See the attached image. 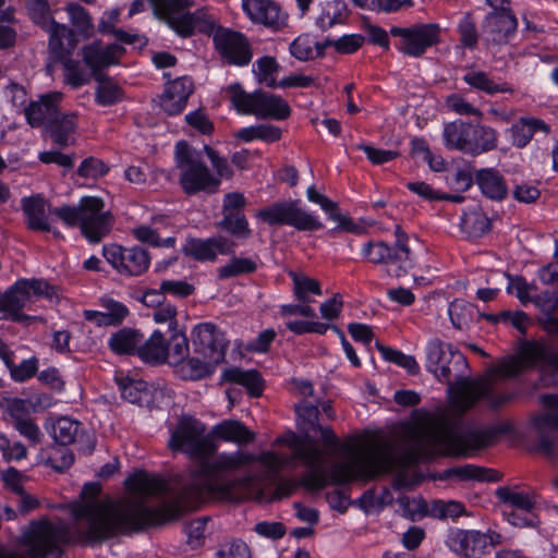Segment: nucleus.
Returning <instances> with one entry per match:
<instances>
[{
  "label": "nucleus",
  "mask_w": 558,
  "mask_h": 558,
  "mask_svg": "<svg viewBox=\"0 0 558 558\" xmlns=\"http://www.w3.org/2000/svg\"><path fill=\"white\" fill-rule=\"evenodd\" d=\"M217 437L239 445L250 444L255 439V434L239 421L229 420L215 427Z\"/></svg>",
  "instance_id": "obj_38"
},
{
  "label": "nucleus",
  "mask_w": 558,
  "mask_h": 558,
  "mask_svg": "<svg viewBox=\"0 0 558 558\" xmlns=\"http://www.w3.org/2000/svg\"><path fill=\"white\" fill-rule=\"evenodd\" d=\"M541 402L547 412L535 415L532 424L537 433V449L546 457L554 459L558 453L555 435L558 433V395H544Z\"/></svg>",
  "instance_id": "obj_17"
},
{
  "label": "nucleus",
  "mask_w": 558,
  "mask_h": 558,
  "mask_svg": "<svg viewBox=\"0 0 558 558\" xmlns=\"http://www.w3.org/2000/svg\"><path fill=\"white\" fill-rule=\"evenodd\" d=\"M470 140L472 145L470 149L471 155H480L495 148L496 146V134L490 128L472 125V135Z\"/></svg>",
  "instance_id": "obj_48"
},
{
  "label": "nucleus",
  "mask_w": 558,
  "mask_h": 558,
  "mask_svg": "<svg viewBox=\"0 0 558 558\" xmlns=\"http://www.w3.org/2000/svg\"><path fill=\"white\" fill-rule=\"evenodd\" d=\"M536 131L549 132V126L538 119H521L519 123L512 126L513 143L518 147H524Z\"/></svg>",
  "instance_id": "obj_41"
},
{
  "label": "nucleus",
  "mask_w": 558,
  "mask_h": 558,
  "mask_svg": "<svg viewBox=\"0 0 558 558\" xmlns=\"http://www.w3.org/2000/svg\"><path fill=\"white\" fill-rule=\"evenodd\" d=\"M175 160L180 171V185L186 194H211L218 191L220 181L203 162L199 151L185 142H179L175 146Z\"/></svg>",
  "instance_id": "obj_9"
},
{
  "label": "nucleus",
  "mask_w": 558,
  "mask_h": 558,
  "mask_svg": "<svg viewBox=\"0 0 558 558\" xmlns=\"http://www.w3.org/2000/svg\"><path fill=\"white\" fill-rule=\"evenodd\" d=\"M517 29V19L510 11H493L483 24V34L494 44H506Z\"/></svg>",
  "instance_id": "obj_26"
},
{
  "label": "nucleus",
  "mask_w": 558,
  "mask_h": 558,
  "mask_svg": "<svg viewBox=\"0 0 558 558\" xmlns=\"http://www.w3.org/2000/svg\"><path fill=\"white\" fill-rule=\"evenodd\" d=\"M53 439L62 445L77 442L84 453H92L95 448V439L92 435L83 432L81 423L68 416L59 417L51 428Z\"/></svg>",
  "instance_id": "obj_22"
},
{
  "label": "nucleus",
  "mask_w": 558,
  "mask_h": 558,
  "mask_svg": "<svg viewBox=\"0 0 558 558\" xmlns=\"http://www.w3.org/2000/svg\"><path fill=\"white\" fill-rule=\"evenodd\" d=\"M472 124L463 121L448 123L444 129L446 144L450 148L470 154Z\"/></svg>",
  "instance_id": "obj_37"
},
{
  "label": "nucleus",
  "mask_w": 558,
  "mask_h": 558,
  "mask_svg": "<svg viewBox=\"0 0 558 558\" xmlns=\"http://www.w3.org/2000/svg\"><path fill=\"white\" fill-rule=\"evenodd\" d=\"M451 476H456L461 481L497 482L500 480V475L496 471L473 464H465L446 470L442 478Z\"/></svg>",
  "instance_id": "obj_39"
},
{
  "label": "nucleus",
  "mask_w": 558,
  "mask_h": 558,
  "mask_svg": "<svg viewBox=\"0 0 558 558\" xmlns=\"http://www.w3.org/2000/svg\"><path fill=\"white\" fill-rule=\"evenodd\" d=\"M256 270V264L244 257H234L227 265L219 268V277L222 279L251 274Z\"/></svg>",
  "instance_id": "obj_56"
},
{
  "label": "nucleus",
  "mask_w": 558,
  "mask_h": 558,
  "mask_svg": "<svg viewBox=\"0 0 558 558\" xmlns=\"http://www.w3.org/2000/svg\"><path fill=\"white\" fill-rule=\"evenodd\" d=\"M126 484L140 497L161 495L172 489L162 478L151 476L145 472L135 473L128 480Z\"/></svg>",
  "instance_id": "obj_33"
},
{
  "label": "nucleus",
  "mask_w": 558,
  "mask_h": 558,
  "mask_svg": "<svg viewBox=\"0 0 558 558\" xmlns=\"http://www.w3.org/2000/svg\"><path fill=\"white\" fill-rule=\"evenodd\" d=\"M54 294V288L41 279H21L5 292L0 293V312L8 313L14 322L35 320L37 317L22 314V308L38 296L52 299Z\"/></svg>",
  "instance_id": "obj_12"
},
{
  "label": "nucleus",
  "mask_w": 558,
  "mask_h": 558,
  "mask_svg": "<svg viewBox=\"0 0 558 558\" xmlns=\"http://www.w3.org/2000/svg\"><path fill=\"white\" fill-rule=\"evenodd\" d=\"M450 320L459 330L469 329L474 320L475 307L462 300L453 301L448 308Z\"/></svg>",
  "instance_id": "obj_45"
},
{
  "label": "nucleus",
  "mask_w": 558,
  "mask_h": 558,
  "mask_svg": "<svg viewBox=\"0 0 558 558\" xmlns=\"http://www.w3.org/2000/svg\"><path fill=\"white\" fill-rule=\"evenodd\" d=\"M232 244L223 236L207 240H191L184 247V253L197 260H213L217 254H228Z\"/></svg>",
  "instance_id": "obj_29"
},
{
  "label": "nucleus",
  "mask_w": 558,
  "mask_h": 558,
  "mask_svg": "<svg viewBox=\"0 0 558 558\" xmlns=\"http://www.w3.org/2000/svg\"><path fill=\"white\" fill-rule=\"evenodd\" d=\"M461 228L469 236L478 238L489 231L490 221L485 214L474 210L462 217Z\"/></svg>",
  "instance_id": "obj_49"
},
{
  "label": "nucleus",
  "mask_w": 558,
  "mask_h": 558,
  "mask_svg": "<svg viewBox=\"0 0 558 558\" xmlns=\"http://www.w3.org/2000/svg\"><path fill=\"white\" fill-rule=\"evenodd\" d=\"M193 93V83L186 77L172 81L160 100L161 108L169 114H177L183 110L189 96Z\"/></svg>",
  "instance_id": "obj_28"
},
{
  "label": "nucleus",
  "mask_w": 558,
  "mask_h": 558,
  "mask_svg": "<svg viewBox=\"0 0 558 558\" xmlns=\"http://www.w3.org/2000/svg\"><path fill=\"white\" fill-rule=\"evenodd\" d=\"M260 457L245 451L219 454L213 465L201 469L203 476L192 486V499L209 495L217 500L239 502L247 498L274 501L289 497L298 487L290 480L280 481L269 497L265 495L267 483L274 480L278 471L270 472L259 460ZM299 485L303 486L301 481Z\"/></svg>",
  "instance_id": "obj_2"
},
{
  "label": "nucleus",
  "mask_w": 558,
  "mask_h": 558,
  "mask_svg": "<svg viewBox=\"0 0 558 558\" xmlns=\"http://www.w3.org/2000/svg\"><path fill=\"white\" fill-rule=\"evenodd\" d=\"M29 13L35 23L47 27L50 34L49 48L58 59H64L76 46L74 31L51 19L47 0H28Z\"/></svg>",
  "instance_id": "obj_15"
},
{
  "label": "nucleus",
  "mask_w": 558,
  "mask_h": 558,
  "mask_svg": "<svg viewBox=\"0 0 558 558\" xmlns=\"http://www.w3.org/2000/svg\"><path fill=\"white\" fill-rule=\"evenodd\" d=\"M464 82L470 86L483 90L487 94L505 93L510 88L505 85L495 84L484 72H469L463 77Z\"/></svg>",
  "instance_id": "obj_55"
},
{
  "label": "nucleus",
  "mask_w": 558,
  "mask_h": 558,
  "mask_svg": "<svg viewBox=\"0 0 558 558\" xmlns=\"http://www.w3.org/2000/svg\"><path fill=\"white\" fill-rule=\"evenodd\" d=\"M510 430L508 424L481 429L464 428L458 414L425 413L417 417L408 430L410 453L405 458V463H413L422 457H427L435 449L457 457H469L492 446L497 436Z\"/></svg>",
  "instance_id": "obj_4"
},
{
  "label": "nucleus",
  "mask_w": 558,
  "mask_h": 558,
  "mask_svg": "<svg viewBox=\"0 0 558 558\" xmlns=\"http://www.w3.org/2000/svg\"><path fill=\"white\" fill-rule=\"evenodd\" d=\"M159 19L180 36L190 37L194 29L209 32L214 28V21L207 15L205 9L193 13L186 10L194 5V0H147Z\"/></svg>",
  "instance_id": "obj_8"
},
{
  "label": "nucleus",
  "mask_w": 558,
  "mask_h": 558,
  "mask_svg": "<svg viewBox=\"0 0 558 558\" xmlns=\"http://www.w3.org/2000/svg\"><path fill=\"white\" fill-rule=\"evenodd\" d=\"M205 425L194 417L181 416L170 435L169 448L171 450L183 451L191 458L199 460L197 469L192 473L190 483L177 495L178 504L182 508H194L197 504L207 498L214 499V496L206 495L194 500L191 496L192 486L201 476H203V474H201V469L204 465H213L219 457L217 456L213 462L205 461V459L211 456L216 450L213 441L205 436Z\"/></svg>",
  "instance_id": "obj_5"
},
{
  "label": "nucleus",
  "mask_w": 558,
  "mask_h": 558,
  "mask_svg": "<svg viewBox=\"0 0 558 558\" xmlns=\"http://www.w3.org/2000/svg\"><path fill=\"white\" fill-rule=\"evenodd\" d=\"M219 226L239 238H247L251 233L248 223L242 213L223 215Z\"/></svg>",
  "instance_id": "obj_59"
},
{
  "label": "nucleus",
  "mask_w": 558,
  "mask_h": 558,
  "mask_svg": "<svg viewBox=\"0 0 558 558\" xmlns=\"http://www.w3.org/2000/svg\"><path fill=\"white\" fill-rule=\"evenodd\" d=\"M313 428L320 433V440L330 454L343 452L344 459L326 468L324 451L317 448L308 436L301 438L295 434H289L277 439V442L286 444L292 451L291 457H279L274 452H263L259 460L272 473L286 466H294L295 461L301 462L306 469V473L301 478V484L311 492L320 490L329 484H345L354 480H368L389 472L399 463L395 448L388 441L372 444L353 450L350 445L341 444L330 427L317 424Z\"/></svg>",
  "instance_id": "obj_1"
},
{
  "label": "nucleus",
  "mask_w": 558,
  "mask_h": 558,
  "mask_svg": "<svg viewBox=\"0 0 558 558\" xmlns=\"http://www.w3.org/2000/svg\"><path fill=\"white\" fill-rule=\"evenodd\" d=\"M363 253L372 263L385 264L387 266V274L391 277H405L411 269L397 251L385 242H368L364 245Z\"/></svg>",
  "instance_id": "obj_24"
},
{
  "label": "nucleus",
  "mask_w": 558,
  "mask_h": 558,
  "mask_svg": "<svg viewBox=\"0 0 558 558\" xmlns=\"http://www.w3.org/2000/svg\"><path fill=\"white\" fill-rule=\"evenodd\" d=\"M98 483L84 485L80 500L70 506L76 533L86 542L106 541L118 533L138 531L155 522L157 513L140 497L112 501L100 497Z\"/></svg>",
  "instance_id": "obj_3"
},
{
  "label": "nucleus",
  "mask_w": 558,
  "mask_h": 558,
  "mask_svg": "<svg viewBox=\"0 0 558 558\" xmlns=\"http://www.w3.org/2000/svg\"><path fill=\"white\" fill-rule=\"evenodd\" d=\"M69 226H80L83 235L98 243L112 228V214L105 209V202L96 196L83 197L76 207L62 206L51 210Z\"/></svg>",
  "instance_id": "obj_7"
},
{
  "label": "nucleus",
  "mask_w": 558,
  "mask_h": 558,
  "mask_svg": "<svg viewBox=\"0 0 558 558\" xmlns=\"http://www.w3.org/2000/svg\"><path fill=\"white\" fill-rule=\"evenodd\" d=\"M402 514L412 521H415L427 514V505L422 498H410L401 496L397 500Z\"/></svg>",
  "instance_id": "obj_57"
},
{
  "label": "nucleus",
  "mask_w": 558,
  "mask_h": 558,
  "mask_svg": "<svg viewBox=\"0 0 558 558\" xmlns=\"http://www.w3.org/2000/svg\"><path fill=\"white\" fill-rule=\"evenodd\" d=\"M543 362L558 371V349L548 350L545 345L537 342L524 343L518 355L508 356L502 360L500 366L496 368L506 377L519 375L525 367Z\"/></svg>",
  "instance_id": "obj_16"
},
{
  "label": "nucleus",
  "mask_w": 558,
  "mask_h": 558,
  "mask_svg": "<svg viewBox=\"0 0 558 558\" xmlns=\"http://www.w3.org/2000/svg\"><path fill=\"white\" fill-rule=\"evenodd\" d=\"M122 397L131 403H141L147 398L148 392L144 381H136L130 378L117 379Z\"/></svg>",
  "instance_id": "obj_53"
},
{
  "label": "nucleus",
  "mask_w": 558,
  "mask_h": 558,
  "mask_svg": "<svg viewBox=\"0 0 558 558\" xmlns=\"http://www.w3.org/2000/svg\"><path fill=\"white\" fill-rule=\"evenodd\" d=\"M217 558H251L247 545L240 539H232L220 545Z\"/></svg>",
  "instance_id": "obj_60"
},
{
  "label": "nucleus",
  "mask_w": 558,
  "mask_h": 558,
  "mask_svg": "<svg viewBox=\"0 0 558 558\" xmlns=\"http://www.w3.org/2000/svg\"><path fill=\"white\" fill-rule=\"evenodd\" d=\"M235 137L244 142L262 140L271 143L280 140L281 129L271 124H258L241 129L235 133Z\"/></svg>",
  "instance_id": "obj_43"
},
{
  "label": "nucleus",
  "mask_w": 558,
  "mask_h": 558,
  "mask_svg": "<svg viewBox=\"0 0 558 558\" xmlns=\"http://www.w3.org/2000/svg\"><path fill=\"white\" fill-rule=\"evenodd\" d=\"M141 340L142 337L135 330L121 329L110 338L109 345L118 354H131L135 351Z\"/></svg>",
  "instance_id": "obj_47"
},
{
  "label": "nucleus",
  "mask_w": 558,
  "mask_h": 558,
  "mask_svg": "<svg viewBox=\"0 0 558 558\" xmlns=\"http://www.w3.org/2000/svg\"><path fill=\"white\" fill-rule=\"evenodd\" d=\"M63 99L61 92H50L39 96L38 100L31 102L24 113L32 128L47 126L59 114V105Z\"/></svg>",
  "instance_id": "obj_23"
},
{
  "label": "nucleus",
  "mask_w": 558,
  "mask_h": 558,
  "mask_svg": "<svg viewBox=\"0 0 558 558\" xmlns=\"http://www.w3.org/2000/svg\"><path fill=\"white\" fill-rule=\"evenodd\" d=\"M256 217L269 226L287 225L299 231H315L323 223L312 214L300 207V201L272 203L256 213Z\"/></svg>",
  "instance_id": "obj_14"
},
{
  "label": "nucleus",
  "mask_w": 558,
  "mask_h": 558,
  "mask_svg": "<svg viewBox=\"0 0 558 558\" xmlns=\"http://www.w3.org/2000/svg\"><path fill=\"white\" fill-rule=\"evenodd\" d=\"M502 360L492 367L489 375L484 379L471 380L466 377H459L457 379V395L452 398L451 409L439 411L438 413H454L461 417L481 398H486L489 407L493 409H497L508 402L511 399L510 395L496 396L493 393L495 377L507 378L499 372H496Z\"/></svg>",
  "instance_id": "obj_11"
},
{
  "label": "nucleus",
  "mask_w": 558,
  "mask_h": 558,
  "mask_svg": "<svg viewBox=\"0 0 558 558\" xmlns=\"http://www.w3.org/2000/svg\"><path fill=\"white\" fill-rule=\"evenodd\" d=\"M486 545V535L477 531H459L452 538L453 550L466 558H480Z\"/></svg>",
  "instance_id": "obj_32"
},
{
  "label": "nucleus",
  "mask_w": 558,
  "mask_h": 558,
  "mask_svg": "<svg viewBox=\"0 0 558 558\" xmlns=\"http://www.w3.org/2000/svg\"><path fill=\"white\" fill-rule=\"evenodd\" d=\"M376 348L383 354L385 360L396 363L397 365L405 368L411 374L418 373V364L412 355H405L402 352L392 348L385 347L379 342L376 343Z\"/></svg>",
  "instance_id": "obj_54"
},
{
  "label": "nucleus",
  "mask_w": 558,
  "mask_h": 558,
  "mask_svg": "<svg viewBox=\"0 0 558 558\" xmlns=\"http://www.w3.org/2000/svg\"><path fill=\"white\" fill-rule=\"evenodd\" d=\"M70 541L66 523L53 524L47 520L33 522L23 536L21 554L0 546V558H61V545Z\"/></svg>",
  "instance_id": "obj_6"
},
{
  "label": "nucleus",
  "mask_w": 558,
  "mask_h": 558,
  "mask_svg": "<svg viewBox=\"0 0 558 558\" xmlns=\"http://www.w3.org/2000/svg\"><path fill=\"white\" fill-rule=\"evenodd\" d=\"M395 37H401L403 44L400 50L411 57L422 56L427 47L438 41L439 27L436 24H422L414 27H393L390 31Z\"/></svg>",
  "instance_id": "obj_20"
},
{
  "label": "nucleus",
  "mask_w": 558,
  "mask_h": 558,
  "mask_svg": "<svg viewBox=\"0 0 558 558\" xmlns=\"http://www.w3.org/2000/svg\"><path fill=\"white\" fill-rule=\"evenodd\" d=\"M98 81L97 100L104 106H110L121 98V89L118 85L105 76L95 77Z\"/></svg>",
  "instance_id": "obj_58"
},
{
  "label": "nucleus",
  "mask_w": 558,
  "mask_h": 558,
  "mask_svg": "<svg viewBox=\"0 0 558 558\" xmlns=\"http://www.w3.org/2000/svg\"><path fill=\"white\" fill-rule=\"evenodd\" d=\"M192 335L196 353L217 364L225 360L229 341L226 339L225 333L214 324H201L193 329Z\"/></svg>",
  "instance_id": "obj_19"
},
{
  "label": "nucleus",
  "mask_w": 558,
  "mask_h": 558,
  "mask_svg": "<svg viewBox=\"0 0 558 558\" xmlns=\"http://www.w3.org/2000/svg\"><path fill=\"white\" fill-rule=\"evenodd\" d=\"M496 495L504 504L525 513H531L535 507V500L530 495L514 492L510 487H499Z\"/></svg>",
  "instance_id": "obj_46"
},
{
  "label": "nucleus",
  "mask_w": 558,
  "mask_h": 558,
  "mask_svg": "<svg viewBox=\"0 0 558 558\" xmlns=\"http://www.w3.org/2000/svg\"><path fill=\"white\" fill-rule=\"evenodd\" d=\"M123 53L124 48L120 45L102 46L99 41H94L83 48V60L97 77L102 75L105 68L117 64Z\"/></svg>",
  "instance_id": "obj_25"
},
{
  "label": "nucleus",
  "mask_w": 558,
  "mask_h": 558,
  "mask_svg": "<svg viewBox=\"0 0 558 558\" xmlns=\"http://www.w3.org/2000/svg\"><path fill=\"white\" fill-rule=\"evenodd\" d=\"M107 172L108 167L101 160L93 157L84 159L77 169L78 175L90 179H97Z\"/></svg>",
  "instance_id": "obj_63"
},
{
  "label": "nucleus",
  "mask_w": 558,
  "mask_h": 558,
  "mask_svg": "<svg viewBox=\"0 0 558 558\" xmlns=\"http://www.w3.org/2000/svg\"><path fill=\"white\" fill-rule=\"evenodd\" d=\"M140 356L151 363H163L167 361V343L160 331H155L150 338L138 350Z\"/></svg>",
  "instance_id": "obj_42"
},
{
  "label": "nucleus",
  "mask_w": 558,
  "mask_h": 558,
  "mask_svg": "<svg viewBox=\"0 0 558 558\" xmlns=\"http://www.w3.org/2000/svg\"><path fill=\"white\" fill-rule=\"evenodd\" d=\"M544 313H555L558 310V291H544L532 300Z\"/></svg>",
  "instance_id": "obj_64"
},
{
  "label": "nucleus",
  "mask_w": 558,
  "mask_h": 558,
  "mask_svg": "<svg viewBox=\"0 0 558 558\" xmlns=\"http://www.w3.org/2000/svg\"><path fill=\"white\" fill-rule=\"evenodd\" d=\"M63 65H64V80L72 87L77 88V87L85 85L89 82L88 76L85 75L78 61H75L72 59H65V61L63 62Z\"/></svg>",
  "instance_id": "obj_61"
},
{
  "label": "nucleus",
  "mask_w": 558,
  "mask_h": 558,
  "mask_svg": "<svg viewBox=\"0 0 558 558\" xmlns=\"http://www.w3.org/2000/svg\"><path fill=\"white\" fill-rule=\"evenodd\" d=\"M476 183L482 193L493 201H502L507 194V185L501 174L495 169H482L476 172Z\"/></svg>",
  "instance_id": "obj_34"
},
{
  "label": "nucleus",
  "mask_w": 558,
  "mask_h": 558,
  "mask_svg": "<svg viewBox=\"0 0 558 558\" xmlns=\"http://www.w3.org/2000/svg\"><path fill=\"white\" fill-rule=\"evenodd\" d=\"M222 379L245 387L252 397H258L263 390V379L255 369L243 371L238 367L225 369Z\"/></svg>",
  "instance_id": "obj_36"
},
{
  "label": "nucleus",
  "mask_w": 558,
  "mask_h": 558,
  "mask_svg": "<svg viewBox=\"0 0 558 558\" xmlns=\"http://www.w3.org/2000/svg\"><path fill=\"white\" fill-rule=\"evenodd\" d=\"M314 15L317 28L326 32L337 25L344 24L350 11L343 0H323L317 4Z\"/></svg>",
  "instance_id": "obj_27"
},
{
  "label": "nucleus",
  "mask_w": 558,
  "mask_h": 558,
  "mask_svg": "<svg viewBox=\"0 0 558 558\" xmlns=\"http://www.w3.org/2000/svg\"><path fill=\"white\" fill-rule=\"evenodd\" d=\"M242 9L255 23L266 26H277L280 23V10L270 0H242Z\"/></svg>",
  "instance_id": "obj_31"
},
{
  "label": "nucleus",
  "mask_w": 558,
  "mask_h": 558,
  "mask_svg": "<svg viewBox=\"0 0 558 558\" xmlns=\"http://www.w3.org/2000/svg\"><path fill=\"white\" fill-rule=\"evenodd\" d=\"M216 365L218 364L210 362L209 359L193 356L183 359L175 367L181 378L196 380L210 374Z\"/></svg>",
  "instance_id": "obj_40"
},
{
  "label": "nucleus",
  "mask_w": 558,
  "mask_h": 558,
  "mask_svg": "<svg viewBox=\"0 0 558 558\" xmlns=\"http://www.w3.org/2000/svg\"><path fill=\"white\" fill-rule=\"evenodd\" d=\"M214 41L218 51L230 63L244 65L250 62L252 53L247 41L241 34L219 28L215 33Z\"/></svg>",
  "instance_id": "obj_21"
},
{
  "label": "nucleus",
  "mask_w": 558,
  "mask_h": 558,
  "mask_svg": "<svg viewBox=\"0 0 558 558\" xmlns=\"http://www.w3.org/2000/svg\"><path fill=\"white\" fill-rule=\"evenodd\" d=\"M293 280V291L296 300L301 303H308L311 300L307 295L308 292L322 295L320 284L316 279L308 278L306 276L290 272Z\"/></svg>",
  "instance_id": "obj_51"
},
{
  "label": "nucleus",
  "mask_w": 558,
  "mask_h": 558,
  "mask_svg": "<svg viewBox=\"0 0 558 558\" xmlns=\"http://www.w3.org/2000/svg\"><path fill=\"white\" fill-rule=\"evenodd\" d=\"M47 132L51 140L60 147H66L74 143V132L76 129L75 116L71 113H61L53 119L47 126Z\"/></svg>",
  "instance_id": "obj_35"
},
{
  "label": "nucleus",
  "mask_w": 558,
  "mask_h": 558,
  "mask_svg": "<svg viewBox=\"0 0 558 558\" xmlns=\"http://www.w3.org/2000/svg\"><path fill=\"white\" fill-rule=\"evenodd\" d=\"M307 198L318 204L323 210H325L331 220L338 222L339 227L345 230H350L351 220L341 215V213L338 210V206L335 202L327 198L325 195L318 193L314 186H310L307 189Z\"/></svg>",
  "instance_id": "obj_44"
},
{
  "label": "nucleus",
  "mask_w": 558,
  "mask_h": 558,
  "mask_svg": "<svg viewBox=\"0 0 558 558\" xmlns=\"http://www.w3.org/2000/svg\"><path fill=\"white\" fill-rule=\"evenodd\" d=\"M290 52L301 61L314 59L313 40L306 36H299L290 45Z\"/></svg>",
  "instance_id": "obj_62"
},
{
  "label": "nucleus",
  "mask_w": 558,
  "mask_h": 558,
  "mask_svg": "<svg viewBox=\"0 0 558 558\" xmlns=\"http://www.w3.org/2000/svg\"><path fill=\"white\" fill-rule=\"evenodd\" d=\"M225 92L240 113L275 120H284L291 114L289 104L280 96L260 89L254 93H246L240 84H232Z\"/></svg>",
  "instance_id": "obj_10"
},
{
  "label": "nucleus",
  "mask_w": 558,
  "mask_h": 558,
  "mask_svg": "<svg viewBox=\"0 0 558 558\" xmlns=\"http://www.w3.org/2000/svg\"><path fill=\"white\" fill-rule=\"evenodd\" d=\"M426 368L434 376L448 384L449 391L453 390L451 377L456 375V380L463 375H458L462 368L468 367L464 355L453 349L451 344L445 343L439 339H430L425 349Z\"/></svg>",
  "instance_id": "obj_13"
},
{
  "label": "nucleus",
  "mask_w": 558,
  "mask_h": 558,
  "mask_svg": "<svg viewBox=\"0 0 558 558\" xmlns=\"http://www.w3.org/2000/svg\"><path fill=\"white\" fill-rule=\"evenodd\" d=\"M104 256L120 274L131 276H138L143 274L148 269L150 263L147 251L140 246H105Z\"/></svg>",
  "instance_id": "obj_18"
},
{
  "label": "nucleus",
  "mask_w": 558,
  "mask_h": 558,
  "mask_svg": "<svg viewBox=\"0 0 558 558\" xmlns=\"http://www.w3.org/2000/svg\"><path fill=\"white\" fill-rule=\"evenodd\" d=\"M22 209L26 216V225L31 230L43 232L51 230L48 218L50 206L43 196L36 195L23 198Z\"/></svg>",
  "instance_id": "obj_30"
},
{
  "label": "nucleus",
  "mask_w": 558,
  "mask_h": 558,
  "mask_svg": "<svg viewBox=\"0 0 558 558\" xmlns=\"http://www.w3.org/2000/svg\"><path fill=\"white\" fill-rule=\"evenodd\" d=\"M69 20L75 31L84 36L92 35L94 24L88 12L77 3H69L65 8Z\"/></svg>",
  "instance_id": "obj_50"
},
{
  "label": "nucleus",
  "mask_w": 558,
  "mask_h": 558,
  "mask_svg": "<svg viewBox=\"0 0 558 558\" xmlns=\"http://www.w3.org/2000/svg\"><path fill=\"white\" fill-rule=\"evenodd\" d=\"M189 354V341L183 332L173 331L167 343V361L177 366Z\"/></svg>",
  "instance_id": "obj_52"
}]
</instances>
